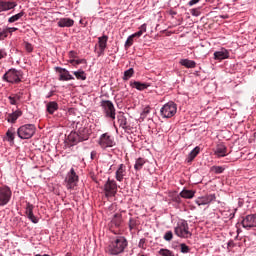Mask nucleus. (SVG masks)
<instances>
[{"label": "nucleus", "instance_id": "nucleus-33", "mask_svg": "<svg viewBox=\"0 0 256 256\" xmlns=\"http://www.w3.org/2000/svg\"><path fill=\"white\" fill-rule=\"evenodd\" d=\"M146 164L145 159L143 158H138L136 159V164L134 165V169H136V171H141L143 165Z\"/></svg>", "mask_w": 256, "mask_h": 256}, {"label": "nucleus", "instance_id": "nucleus-4", "mask_svg": "<svg viewBox=\"0 0 256 256\" xmlns=\"http://www.w3.org/2000/svg\"><path fill=\"white\" fill-rule=\"evenodd\" d=\"M100 107L103 109L106 117H109L111 120L116 119V107L113 105L111 100H101Z\"/></svg>", "mask_w": 256, "mask_h": 256}, {"label": "nucleus", "instance_id": "nucleus-24", "mask_svg": "<svg viewBox=\"0 0 256 256\" xmlns=\"http://www.w3.org/2000/svg\"><path fill=\"white\" fill-rule=\"evenodd\" d=\"M215 154L217 157H225L228 154L227 147H225L224 144H218L216 146Z\"/></svg>", "mask_w": 256, "mask_h": 256}, {"label": "nucleus", "instance_id": "nucleus-31", "mask_svg": "<svg viewBox=\"0 0 256 256\" xmlns=\"http://www.w3.org/2000/svg\"><path fill=\"white\" fill-rule=\"evenodd\" d=\"M112 225H115V227H120L122 224V215L121 214H115L114 218L111 221Z\"/></svg>", "mask_w": 256, "mask_h": 256}, {"label": "nucleus", "instance_id": "nucleus-17", "mask_svg": "<svg viewBox=\"0 0 256 256\" xmlns=\"http://www.w3.org/2000/svg\"><path fill=\"white\" fill-rule=\"evenodd\" d=\"M57 24L60 28H70L73 27L74 21L71 18H60Z\"/></svg>", "mask_w": 256, "mask_h": 256}, {"label": "nucleus", "instance_id": "nucleus-13", "mask_svg": "<svg viewBox=\"0 0 256 256\" xmlns=\"http://www.w3.org/2000/svg\"><path fill=\"white\" fill-rule=\"evenodd\" d=\"M56 70L59 73V80L60 81H70V80H75L73 75L70 74L68 70H65V68H60L57 67Z\"/></svg>", "mask_w": 256, "mask_h": 256}, {"label": "nucleus", "instance_id": "nucleus-39", "mask_svg": "<svg viewBox=\"0 0 256 256\" xmlns=\"http://www.w3.org/2000/svg\"><path fill=\"white\" fill-rule=\"evenodd\" d=\"M9 35V28H6L0 32V41H3V39L7 38Z\"/></svg>", "mask_w": 256, "mask_h": 256}, {"label": "nucleus", "instance_id": "nucleus-27", "mask_svg": "<svg viewBox=\"0 0 256 256\" xmlns=\"http://www.w3.org/2000/svg\"><path fill=\"white\" fill-rule=\"evenodd\" d=\"M201 152V148L200 147H195L189 154L188 157L186 159V161L188 163H191L193 160H195V158L197 157V155Z\"/></svg>", "mask_w": 256, "mask_h": 256}, {"label": "nucleus", "instance_id": "nucleus-55", "mask_svg": "<svg viewBox=\"0 0 256 256\" xmlns=\"http://www.w3.org/2000/svg\"><path fill=\"white\" fill-rule=\"evenodd\" d=\"M70 63H71L73 66H76V60H71Z\"/></svg>", "mask_w": 256, "mask_h": 256}, {"label": "nucleus", "instance_id": "nucleus-16", "mask_svg": "<svg viewBox=\"0 0 256 256\" xmlns=\"http://www.w3.org/2000/svg\"><path fill=\"white\" fill-rule=\"evenodd\" d=\"M23 115V112L20 109L15 110L13 113H9L6 116V120L9 123H16V120Z\"/></svg>", "mask_w": 256, "mask_h": 256}, {"label": "nucleus", "instance_id": "nucleus-8", "mask_svg": "<svg viewBox=\"0 0 256 256\" xmlns=\"http://www.w3.org/2000/svg\"><path fill=\"white\" fill-rule=\"evenodd\" d=\"M12 190L9 186H0V206H6L11 200Z\"/></svg>", "mask_w": 256, "mask_h": 256}, {"label": "nucleus", "instance_id": "nucleus-56", "mask_svg": "<svg viewBox=\"0 0 256 256\" xmlns=\"http://www.w3.org/2000/svg\"><path fill=\"white\" fill-rule=\"evenodd\" d=\"M35 256H50L49 254H36Z\"/></svg>", "mask_w": 256, "mask_h": 256}, {"label": "nucleus", "instance_id": "nucleus-60", "mask_svg": "<svg viewBox=\"0 0 256 256\" xmlns=\"http://www.w3.org/2000/svg\"><path fill=\"white\" fill-rule=\"evenodd\" d=\"M141 256H145V254H141Z\"/></svg>", "mask_w": 256, "mask_h": 256}, {"label": "nucleus", "instance_id": "nucleus-37", "mask_svg": "<svg viewBox=\"0 0 256 256\" xmlns=\"http://www.w3.org/2000/svg\"><path fill=\"white\" fill-rule=\"evenodd\" d=\"M159 254L161 256H175V254L173 252H171V250H168V249L159 250Z\"/></svg>", "mask_w": 256, "mask_h": 256}, {"label": "nucleus", "instance_id": "nucleus-23", "mask_svg": "<svg viewBox=\"0 0 256 256\" xmlns=\"http://www.w3.org/2000/svg\"><path fill=\"white\" fill-rule=\"evenodd\" d=\"M68 141L71 144V146H76V144L80 143L79 132H71L68 135Z\"/></svg>", "mask_w": 256, "mask_h": 256}, {"label": "nucleus", "instance_id": "nucleus-42", "mask_svg": "<svg viewBox=\"0 0 256 256\" xmlns=\"http://www.w3.org/2000/svg\"><path fill=\"white\" fill-rule=\"evenodd\" d=\"M29 220L34 223V224H37L39 223V220L38 218L36 217V215L33 214V211L31 212L30 216H29Z\"/></svg>", "mask_w": 256, "mask_h": 256}, {"label": "nucleus", "instance_id": "nucleus-29", "mask_svg": "<svg viewBox=\"0 0 256 256\" xmlns=\"http://www.w3.org/2000/svg\"><path fill=\"white\" fill-rule=\"evenodd\" d=\"M180 196L184 199H193V197L195 196V192H193V190L184 189L180 193Z\"/></svg>", "mask_w": 256, "mask_h": 256}, {"label": "nucleus", "instance_id": "nucleus-20", "mask_svg": "<svg viewBox=\"0 0 256 256\" xmlns=\"http://www.w3.org/2000/svg\"><path fill=\"white\" fill-rule=\"evenodd\" d=\"M108 41H109V36L107 35L98 37V46H99V49L101 50V53H105Z\"/></svg>", "mask_w": 256, "mask_h": 256}, {"label": "nucleus", "instance_id": "nucleus-45", "mask_svg": "<svg viewBox=\"0 0 256 256\" xmlns=\"http://www.w3.org/2000/svg\"><path fill=\"white\" fill-rule=\"evenodd\" d=\"M24 46H25L26 52H29V53L33 52V46L31 43L25 42Z\"/></svg>", "mask_w": 256, "mask_h": 256}, {"label": "nucleus", "instance_id": "nucleus-9", "mask_svg": "<svg viewBox=\"0 0 256 256\" xmlns=\"http://www.w3.org/2000/svg\"><path fill=\"white\" fill-rule=\"evenodd\" d=\"M104 192L106 197H114L118 192V186L115 180L108 179L104 184Z\"/></svg>", "mask_w": 256, "mask_h": 256}, {"label": "nucleus", "instance_id": "nucleus-2", "mask_svg": "<svg viewBox=\"0 0 256 256\" xmlns=\"http://www.w3.org/2000/svg\"><path fill=\"white\" fill-rule=\"evenodd\" d=\"M23 78V72L16 70V68H11L9 71L5 72L3 75V80L11 84L21 83Z\"/></svg>", "mask_w": 256, "mask_h": 256}, {"label": "nucleus", "instance_id": "nucleus-52", "mask_svg": "<svg viewBox=\"0 0 256 256\" xmlns=\"http://www.w3.org/2000/svg\"><path fill=\"white\" fill-rule=\"evenodd\" d=\"M97 152L96 151H92L91 152V160H94V158L96 157Z\"/></svg>", "mask_w": 256, "mask_h": 256}, {"label": "nucleus", "instance_id": "nucleus-3", "mask_svg": "<svg viewBox=\"0 0 256 256\" xmlns=\"http://www.w3.org/2000/svg\"><path fill=\"white\" fill-rule=\"evenodd\" d=\"M36 133V126L34 124H24L20 126L17 130V135L22 140L31 139Z\"/></svg>", "mask_w": 256, "mask_h": 256}, {"label": "nucleus", "instance_id": "nucleus-38", "mask_svg": "<svg viewBox=\"0 0 256 256\" xmlns=\"http://www.w3.org/2000/svg\"><path fill=\"white\" fill-rule=\"evenodd\" d=\"M6 137H7L8 141L13 142L14 139H15V131L8 130V131L6 132Z\"/></svg>", "mask_w": 256, "mask_h": 256}, {"label": "nucleus", "instance_id": "nucleus-54", "mask_svg": "<svg viewBox=\"0 0 256 256\" xmlns=\"http://www.w3.org/2000/svg\"><path fill=\"white\" fill-rule=\"evenodd\" d=\"M18 31V28H8V33Z\"/></svg>", "mask_w": 256, "mask_h": 256}, {"label": "nucleus", "instance_id": "nucleus-51", "mask_svg": "<svg viewBox=\"0 0 256 256\" xmlns=\"http://www.w3.org/2000/svg\"><path fill=\"white\" fill-rule=\"evenodd\" d=\"M69 55L70 57H73V58L77 57L76 51H70Z\"/></svg>", "mask_w": 256, "mask_h": 256}, {"label": "nucleus", "instance_id": "nucleus-30", "mask_svg": "<svg viewBox=\"0 0 256 256\" xmlns=\"http://www.w3.org/2000/svg\"><path fill=\"white\" fill-rule=\"evenodd\" d=\"M73 74L75 75V77L77 78V80L85 81L86 78H87V74H86V72L83 71V70L74 71Z\"/></svg>", "mask_w": 256, "mask_h": 256}, {"label": "nucleus", "instance_id": "nucleus-22", "mask_svg": "<svg viewBox=\"0 0 256 256\" xmlns=\"http://www.w3.org/2000/svg\"><path fill=\"white\" fill-rule=\"evenodd\" d=\"M132 88H136L138 91H145L151 85L148 83H143L139 81L130 82Z\"/></svg>", "mask_w": 256, "mask_h": 256}, {"label": "nucleus", "instance_id": "nucleus-58", "mask_svg": "<svg viewBox=\"0 0 256 256\" xmlns=\"http://www.w3.org/2000/svg\"><path fill=\"white\" fill-rule=\"evenodd\" d=\"M142 242H143V239H141V241H140V243H139V246H141Z\"/></svg>", "mask_w": 256, "mask_h": 256}, {"label": "nucleus", "instance_id": "nucleus-7", "mask_svg": "<svg viewBox=\"0 0 256 256\" xmlns=\"http://www.w3.org/2000/svg\"><path fill=\"white\" fill-rule=\"evenodd\" d=\"M98 145L101 148L106 149L115 146L116 142L114 141L112 135H110L109 133H104L100 135Z\"/></svg>", "mask_w": 256, "mask_h": 256}, {"label": "nucleus", "instance_id": "nucleus-11", "mask_svg": "<svg viewBox=\"0 0 256 256\" xmlns=\"http://www.w3.org/2000/svg\"><path fill=\"white\" fill-rule=\"evenodd\" d=\"M147 31V25L144 23L143 25L140 26L138 32L134 33L131 36H128V39L126 40L125 47H131L134 43L135 38H140V36L143 35Z\"/></svg>", "mask_w": 256, "mask_h": 256}, {"label": "nucleus", "instance_id": "nucleus-59", "mask_svg": "<svg viewBox=\"0 0 256 256\" xmlns=\"http://www.w3.org/2000/svg\"><path fill=\"white\" fill-rule=\"evenodd\" d=\"M66 256H71V254H70V253H67Z\"/></svg>", "mask_w": 256, "mask_h": 256}, {"label": "nucleus", "instance_id": "nucleus-40", "mask_svg": "<svg viewBox=\"0 0 256 256\" xmlns=\"http://www.w3.org/2000/svg\"><path fill=\"white\" fill-rule=\"evenodd\" d=\"M212 171H214L215 174H222L225 169L222 168V166H213Z\"/></svg>", "mask_w": 256, "mask_h": 256}, {"label": "nucleus", "instance_id": "nucleus-44", "mask_svg": "<svg viewBox=\"0 0 256 256\" xmlns=\"http://www.w3.org/2000/svg\"><path fill=\"white\" fill-rule=\"evenodd\" d=\"M190 251V248L186 243H181V252L182 253H188Z\"/></svg>", "mask_w": 256, "mask_h": 256}, {"label": "nucleus", "instance_id": "nucleus-6", "mask_svg": "<svg viewBox=\"0 0 256 256\" xmlns=\"http://www.w3.org/2000/svg\"><path fill=\"white\" fill-rule=\"evenodd\" d=\"M177 109L178 107L175 102H168L161 107V116L171 118L176 115Z\"/></svg>", "mask_w": 256, "mask_h": 256}, {"label": "nucleus", "instance_id": "nucleus-25", "mask_svg": "<svg viewBox=\"0 0 256 256\" xmlns=\"http://www.w3.org/2000/svg\"><path fill=\"white\" fill-rule=\"evenodd\" d=\"M59 109V105L57 102L55 101H52V102H49L47 103L46 105V111L50 114V115H53L54 112L58 111Z\"/></svg>", "mask_w": 256, "mask_h": 256}, {"label": "nucleus", "instance_id": "nucleus-12", "mask_svg": "<svg viewBox=\"0 0 256 256\" xmlns=\"http://www.w3.org/2000/svg\"><path fill=\"white\" fill-rule=\"evenodd\" d=\"M241 224L243 225V228L246 230H251V228L256 227V214H250L246 215V217L243 218L241 221Z\"/></svg>", "mask_w": 256, "mask_h": 256}, {"label": "nucleus", "instance_id": "nucleus-28", "mask_svg": "<svg viewBox=\"0 0 256 256\" xmlns=\"http://www.w3.org/2000/svg\"><path fill=\"white\" fill-rule=\"evenodd\" d=\"M117 120H118V126L119 127H121L122 129H127L128 128L127 119L124 116V114H119L117 116Z\"/></svg>", "mask_w": 256, "mask_h": 256}, {"label": "nucleus", "instance_id": "nucleus-21", "mask_svg": "<svg viewBox=\"0 0 256 256\" xmlns=\"http://www.w3.org/2000/svg\"><path fill=\"white\" fill-rule=\"evenodd\" d=\"M229 53L226 49H221L219 51H215L214 53V59L215 60H225L228 59Z\"/></svg>", "mask_w": 256, "mask_h": 256}, {"label": "nucleus", "instance_id": "nucleus-43", "mask_svg": "<svg viewBox=\"0 0 256 256\" xmlns=\"http://www.w3.org/2000/svg\"><path fill=\"white\" fill-rule=\"evenodd\" d=\"M137 222L136 220H134V218H130L129 219V228L130 230H133L134 228H136Z\"/></svg>", "mask_w": 256, "mask_h": 256}, {"label": "nucleus", "instance_id": "nucleus-18", "mask_svg": "<svg viewBox=\"0 0 256 256\" xmlns=\"http://www.w3.org/2000/svg\"><path fill=\"white\" fill-rule=\"evenodd\" d=\"M16 2H6V1H0V13H3V11H9L16 7Z\"/></svg>", "mask_w": 256, "mask_h": 256}, {"label": "nucleus", "instance_id": "nucleus-35", "mask_svg": "<svg viewBox=\"0 0 256 256\" xmlns=\"http://www.w3.org/2000/svg\"><path fill=\"white\" fill-rule=\"evenodd\" d=\"M20 95L9 96L8 100L11 105H16L17 101H20Z\"/></svg>", "mask_w": 256, "mask_h": 256}, {"label": "nucleus", "instance_id": "nucleus-34", "mask_svg": "<svg viewBox=\"0 0 256 256\" xmlns=\"http://www.w3.org/2000/svg\"><path fill=\"white\" fill-rule=\"evenodd\" d=\"M134 73H135V71L133 70V68H129L128 70L124 71L123 80L128 81L129 78L133 77Z\"/></svg>", "mask_w": 256, "mask_h": 256}, {"label": "nucleus", "instance_id": "nucleus-57", "mask_svg": "<svg viewBox=\"0 0 256 256\" xmlns=\"http://www.w3.org/2000/svg\"><path fill=\"white\" fill-rule=\"evenodd\" d=\"M104 55V53H102V50L100 49V51L98 52V56Z\"/></svg>", "mask_w": 256, "mask_h": 256}, {"label": "nucleus", "instance_id": "nucleus-32", "mask_svg": "<svg viewBox=\"0 0 256 256\" xmlns=\"http://www.w3.org/2000/svg\"><path fill=\"white\" fill-rule=\"evenodd\" d=\"M25 15L24 11L19 12V14L13 15L8 19L9 24H13V22L19 21Z\"/></svg>", "mask_w": 256, "mask_h": 256}, {"label": "nucleus", "instance_id": "nucleus-36", "mask_svg": "<svg viewBox=\"0 0 256 256\" xmlns=\"http://www.w3.org/2000/svg\"><path fill=\"white\" fill-rule=\"evenodd\" d=\"M33 209H34L33 204H31V203H26V210H25V213H26V215H27L28 218H30V215H31Z\"/></svg>", "mask_w": 256, "mask_h": 256}, {"label": "nucleus", "instance_id": "nucleus-5", "mask_svg": "<svg viewBox=\"0 0 256 256\" xmlns=\"http://www.w3.org/2000/svg\"><path fill=\"white\" fill-rule=\"evenodd\" d=\"M175 234L177 237L188 238L191 237V232L189 231V225L186 220L178 222V225L175 228Z\"/></svg>", "mask_w": 256, "mask_h": 256}, {"label": "nucleus", "instance_id": "nucleus-47", "mask_svg": "<svg viewBox=\"0 0 256 256\" xmlns=\"http://www.w3.org/2000/svg\"><path fill=\"white\" fill-rule=\"evenodd\" d=\"M83 63H86V60L83 58L81 60H75V66H79V64H83Z\"/></svg>", "mask_w": 256, "mask_h": 256}, {"label": "nucleus", "instance_id": "nucleus-1", "mask_svg": "<svg viewBox=\"0 0 256 256\" xmlns=\"http://www.w3.org/2000/svg\"><path fill=\"white\" fill-rule=\"evenodd\" d=\"M128 246V240L124 236H118L108 245L106 252L109 255H120Z\"/></svg>", "mask_w": 256, "mask_h": 256}, {"label": "nucleus", "instance_id": "nucleus-49", "mask_svg": "<svg viewBox=\"0 0 256 256\" xmlns=\"http://www.w3.org/2000/svg\"><path fill=\"white\" fill-rule=\"evenodd\" d=\"M199 1H201V0H191L188 2V5L192 6V5L198 4Z\"/></svg>", "mask_w": 256, "mask_h": 256}, {"label": "nucleus", "instance_id": "nucleus-50", "mask_svg": "<svg viewBox=\"0 0 256 256\" xmlns=\"http://www.w3.org/2000/svg\"><path fill=\"white\" fill-rule=\"evenodd\" d=\"M173 201L176 202V203H181V196L173 197Z\"/></svg>", "mask_w": 256, "mask_h": 256}, {"label": "nucleus", "instance_id": "nucleus-41", "mask_svg": "<svg viewBox=\"0 0 256 256\" xmlns=\"http://www.w3.org/2000/svg\"><path fill=\"white\" fill-rule=\"evenodd\" d=\"M165 241H172L173 239V232L172 231H167L166 234L164 235Z\"/></svg>", "mask_w": 256, "mask_h": 256}, {"label": "nucleus", "instance_id": "nucleus-10", "mask_svg": "<svg viewBox=\"0 0 256 256\" xmlns=\"http://www.w3.org/2000/svg\"><path fill=\"white\" fill-rule=\"evenodd\" d=\"M79 182V176L76 175L75 169H71L66 177V187L68 189H74Z\"/></svg>", "mask_w": 256, "mask_h": 256}, {"label": "nucleus", "instance_id": "nucleus-46", "mask_svg": "<svg viewBox=\"0 0 256 256\" xmlns=\"http://www.w3.org/2000/svg\"><path fill=\"white\" fill-rule=\"evenodd\" d=\"M150 112H151L150 107H145L141 115L146 117Z\"/></svg>", "mask_w": 256, "mask_h": 256}, {"label": "nucleus", "instance_id": "nucleus-14", "mask_svg": "<svg viewBox=\"0 0 256 256\" xmlns=\"http://www.w3.org/2000/svg\"><path fill=\"white\" fill-rule=\"evenodd\" d=\"M126 174H127L126 165L120 164L118 166V169H117L116 173H115L116 181L122 182L123 179H124V176H126Z\"/></svg>", "mask_w": 256, "mask_h": 256}, {"label": "nucleus", "instance_id": "nucleus-26", "mask_svg": "<svg viewBox=\"0 0 256 256\" xmlns=\"http://www.w3.org/2000/svg\"><path fill=\"white\" fill-rule=\"evenodd\" d=\"M181 66H184L186 69H195L196 63L193 60H188V58H183L180 61Z\"/></svg>", "mask_w": 256, "mask_h": 256}, {"label": "nucleus", "instance_id": "nucleus-53", "mask_svg": "<svg viewBox=\"0 0 256 256\" xmlns=\"http://www.w3.org/2000/svg\"><path fill=\"white\" fill-rule=\"evenodd\" d=\"M191 14L194 15V16H197L198 15L197 9H192Z\"/></svg>", "mask_w": 256, "mask_h": 256}, {"label": "nucleus", "instance_id": "nucleus-48", "mask_svg": "<svg viewBox=\"0 0 256 256\" xmlns=\"http://www.w3.org/2000/svg\"><path fill=\"white\" fill-rule=\"evenodd\" d=\"M6 56H7L6 51L0 49V59H3V58L6 57Z\"/></svg>", "mask_w": 256, "mask_h": 256}, {"label": "nucleus", "instance_id": "nucleus-15", "mask_svg": "<svg viewBox=\"0 0 256 256\" xmlns=\"http://www.w3.org/2000/svg\"><path fill=\"white\" fill-rule=\"evenodd\" d=\"M216 200L215 194H208L205 197L200 198L199 200L196 201L198 206H202L205 204H210L211 202H214Z\"/></svg>", "mask_w": 256, "mask_h": 256}, {"label": "nucleus", "instance_id": "nucleus-19", "mask_svg": "<svg viewBox=\"0 0 256 256\" xmlns=\"http://www.w3.org/2000/svg\"><path fill=\"white\" fill-rule=\"evenodd\" d=\"M78 135H79V143L81 141L89 140V137H90L89 128H85V127L79 128Z\"/></svg>", "mask_w": 256, "mask_h": 256}]
</instances>
